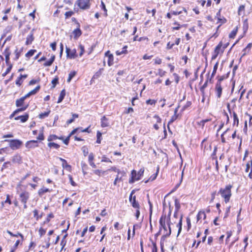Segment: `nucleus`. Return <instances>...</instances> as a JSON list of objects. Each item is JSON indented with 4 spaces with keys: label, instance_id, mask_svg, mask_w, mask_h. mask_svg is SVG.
Returning <instances> with one entry per match:
<instances>
[{
    "label": "nucleus",
    "instance_id": "c756f323",
    "mask_svg": "<svg viewBox=\"0 0 252 252\" xmlns=\"http://www.w3.org/2000/svg\"><path fill=\"white\" fill-rule=\"evenodd\" d=\"M59 159L60 160H61L62 162V167L66 169L69 172H71L72 170V167L70 165L68 164L67 161L62 158H59Z\"/></svg>",
    "mask_w": 252,
    "mask_h": 252
},
{
    "label": "nucleus",
    "instance_id": "6e6d98bb",
    "mask_svg": "<svg viewBox=\"0 0 252 252\" xmlns=\"http://www.w3.org/2000/svg\"><path fill=\"white\" fill-rule=\"evenodd\" d=\"M59 77L56 76L51 81V89H54L55 88L56 85L59 84Z\"/></svg>",
    "mask_w": 252,
    "mask_h": 252
},
{
    "label": "nucleus",
    "instance_id": "5fc2aeb1",
    "mask_svg": "<svg viewBox=\"0 0 252 252\" xmlns=\"http://www.w3.org/2000/svg\"><path fill=\"white\" fill-rule=\"evenodd\" d=\"M174 205H175V211L179 212L180 209H181V204L180 200L177 199L175 198L174 200Z\"/></svg>",
    "mask_w": 252,
    "mask_h": 252
},
{
    "label": "nucleus",
    "instance_id": "58836bf2",
    "mask_svg": "<svg viewBox=\"0 0 252 252\" xmlns=\"http://www.w3.org/2000/svg\"><path fill=\"white\" fill-rule=\"evenodd\" d=\"M34 38L33 36V33L32 32L27 36L26 41L25 42V44L27 45L31 44L32 41L34 40Z\"/></svg>",
    "mask_w": 252,
    "mask_h": 252
},
{
    "label": "nucleus",
    "instance_id": "ea45409f",
    "mask_svg": "<svg viewBox=\"0 0 252 252\" xmlns=\"http://www.w3.org/2000/svg\"><path fill=\"white\" fill-rule=\"evenodd\" d=\"M57 139L63 140V136H61L59 137L55 134H50L49 135V136L47 138V141L49 142H52V141H53L54 140H56Z\"/></svg>",
    "mask_w": 252,
    "mask_h": 252
},
{
    "label": "nucleus",
    "instance_id": "052dcab7",
    "mask_svg": "<svg viewBox=\"0 0 252 252\" xmlns=\"http://www.w3.org/2000/svg\"><path fill=\"white\" fill-rule=\"evenodd\" d=\"M36 52L35 49H31L29 50L26 54L25 57L29 60L32 57Z\"/></svg>",
    "mask_w": 252,
    "mask_h": 252
},
{
    "label": "nucleus",
    "instance_id": "69168bd1",
    "mask_svg": "<svg viewBox=\"0 0 252 252\" xmlns=\"http://www.w3.org/2000/svg\"><path fill=\"white\" fill-rule=\"evenodd\" d=\"M46 232V228H43L42 226H40L38 229V235L40 237H43Z\"/></svg>",
    "mask_w": 252,
    "mask_h": 252
},
{
    "label": "nucleus",
    "instance_id": "37998d69",
    "mask_svg": "<svg viewBox=\"0 0 252 252\" xmlns=\"http://www.w3.org/2000/svg\"><path fill=\"white\" fill-rule=\"evenodd\" d=\"M55 59V55L52 54L51 56L50 59L48 61L45 62L43 64V65L44 66H51L52 64V63H53V62H54Z\"/></svg>",
    "mask_w": 252,
    "mask_h": 252
},
{
    "label": "nucleus",
    "instance_id": "a211bd4d",
    "mask_svg": "<svg viewBox=\"0 0 252 252\" xmlns=\"http://www.w3.org/2000/svg\"><path fill=\"white\" fill-rule=\"evenodd\" d=\"M248 239H249V237L248 236H246L245 238L244 239L243 241L245 243V245L244 246H243L242 244L241 243H237L236 244V246H240V248L237 249L236 250H235L236 252H237V251L239 252H245L246 248L247 247V246L248 245Z\"/></svg>",
    "mask_w": 252,
    "mask_h": 252
},
{
    "label": "nucleus",
    "instance_id": "f8f14e48",
    "mask_svg": "<svg viewBox=\"0 0 252 252\" xmlns=\"http://www.w3.org/2000/svg\"><path fill=\"white\" fill-rule=\"evenodd\" d=\"M171 40L167 42L166 46L167 50H170L173 48L175 45H178L181 42L180 38H177L174 36L171 37Z\"/></svg>",
    "mask_w": 252,
    "mask_h": 252
},
{
    "label": "nucleus",
    "instance_id": "1a4fd4ad",
    "mask_svg": "<svg viewBox=\"0 0 252 252\" xmlns=\"http://www.w3.org/2000/svg\"><path fill=\"white\" fill-rule=\"evenodd\" d=\"M172 213V208L171 205H169V210L168 214H166L164 212H162V215L159 219V226L170 225V217Z\"/></svg>",
    "mask_w": 252,
    "mask_h": 252
},
{
    "label": "nucleus",
    "instance_id": "c85d7f7f",
    "mask_svg": "<svg viewBox=\"0 0 252 252\" xmlns=\"http://www.w3.org/2000/svg\"><path fill=\"white\" fill-rule=\"evenodd\" d=\"M11 160L13 163L19 164L22 162V157L20 154H16L12 157Z\"/></svg>",
    "mask_w": 252,
    "mask_h": 252
},
{
    "label": "nucleus",
    "instance_id": "f704fd0d",
    "mask_svg": "<svg viewBox=\"0 0 252 252\" xmlns=\"http://www.w3.org/2000/svg\"><path fill=\"white\" fill-rule=\"evenodd\" d=\"M153 118H154L156 121V124H155L153 125V127L155 129L158 130L159 128V126H158V124H161L162 120L158 115H155L153 116Z\"/></svg>",
    "mask_w": 252,
    "mask_h": 252
},
{
    "label": "nucleus",
    "instance_id": "4d7b16f0",
    "mask_svg": "<svg viewBox=\"0 0 252 252\" xmlns=\"http://www.w3.org/2000/svg\"><path fill=\"white\" fill-rule=\"evenodd\" d=\"M100 7L101 9L102 10H103L104 11V13H103L104 16L105 17H107L108 16L107 9H106L105 4L103 1H101V4H100Z\"/></svg>",
    "mask_w": 252,
    "mask_h": 252
},
{
    "label": "nucleus",
    "instance_id": "423d86ee",
    "mask_svg": "<svg viewBox=\"0 0 252 252\" xmlns=\"http://www.w3.org/2000/svg\"><path fill=\"white\" fill-rule=\"evenodd\" d=\"M144 172L145 168L144 167H142L138 171L134 169L132 170L128 180V183L129 184H133L136 181L140 180L144 175Z\"/></svg>",
    "mask_w": 252,
    "mask_h": 252
},
{
    "label": "nucleus",
    "instance_id": "680f3d73",
    "mask_svg": "<svg viewBox=\"0 0 252 252\" xmlns=\"http://www.w3.org/2000/svg\"><path fill=\"white\" fill-rule=\"evenodd\" d=\"M76 74H77V71H76L75 70H72V71H70L68 74V77L67 79V82L68 83H69L71 81V80H72V79L76 75Z\"/></svg>",
    "mask_w": 252,
    "mask_h": 252
},
{
    "label": "nucleus",
    "instance_id": "39448f33",
    "mask_svg": "<svg viewBox=\"0 0 252 252\" xmlns=\"http://www.w3.org/2000/svg\"><path fill=\"white\" fill-rule=\"evenodd\" d=\"M92 0H76L74 3V10L76 12L89 9L91 6Z\"/></svg>",
    "mask_w": 252,
    "mask_h": 252
},
{
    "label": "nucleus",
    "instance_id": "9d476101",
    "mask_svg": "<svg viewBox=\"0 0 252 252\" xmlns=\"http://www.w3.org/2000/svg\"><path fill=\"white\" fill-rule=\"evenodd\" d=\"M4 141L9 142V147L13 150L19 149L23 144L22 141L19 139L5 140Z\"/></svg>",
    "mask_w": 252,
    "mask_h": 252
},
{
    "label": "nucleus",
    "instance_id": "864d4df0",
    "mask_svg": "<svg viewBox=\"0 0 252 252\" xmlns=\"http://www.w3.org/2000/svg\"><path fill=\"white\" fill-rule=\"evenodd\" d=\"M173 25L174 26L171 28L172 31H175L177 30H179L180 28L182 27V25H181L177 21H175Z\"/></svg>",
    "mask_w": 252,
    "mask_h": 252
},
{
    "label": "nucleus",
    "instance_id": "49530a36",
    "mask_svg": "<svg viewBox=\"0 0 252 252\" xmlns=\"http://www.w3.org/2000/svg\"><path fill=\"white\" fill-rule=\"evenodd\" d=\"M243 31L244 34H246L249 29V23L248 19H245L243 22Z\"/></svg>",
    "mask_w": 252,
    "mask_h": 252
},
{
    "label": "nucleus",
    "instance_id": "e2e57ef3",
    "mask_svg": "<svg viewBox=\"0 0 252 252\" xmlns=\"http://www.w3.org/2000/svg\"><path fill=\"white\" fill-rule=\"evenodd\" d=\"M79 117V115L77 114H72V118L69 120H68L66 124L68 125L70 124L71 123H73L74 121V120L76 118H78Z\"/></svg>",
    "mask_w": 252,
    "mask_h": 252
},
{
    "label": "nucleus",
    "instance_id": "393cba45",
    "mask_svg": "<svg viewBox=\"0 0 252 252\" xmlns=\"http://www.w3.org/2000/svg\"><path fill=\"white\" fill-rule=\"evenodd\" d=\"M3 55L5 56V63L9 64L10 63V56L11 55L10 47L7 46L3 51Z\"/></svg>",
    "mask_w": 252,
    "mask_h": 252
},
{
    "label": "nucleus",
    "instance_id": "5701e85b",
    "mask_svg": "<svg viewBox=\"0 0 252 252\" xmlns=\"http://www.w3.org/2000/svg\"><path fill=\"white\" fill-rule=\"evenodd\" d=\"M53 189H49L46 188L44 186H42L40 189H39L38 190L37 193L39 196L42 197L46 193H50L53 191Z\"/></svg>",
    "mask_w": 252,
    "mask_h": 252
},
{
    "label": "nucleus",
    "instance_id": "b1692460",
    "mask_svg": "<svg viewBox=\"0 0 252 252\" xmlns=\"http://www.w3.org/2000/svg\"><path fill=\"white\" fill-rule=\"evenodd\" d=\"M105 56L108 58L107 64L109 66H112L114 64V56L108 50L105 53Z\"/></svg>",
    "mask_w": 252,
    "mask_h": 252
},
{
    "label": "nucleus",
    "instance_id": "6ab92c4d",
    "mask_svg": "<svg viewBox=\"0 0 252 252\" xmlns=\"http://www.w3.org/2000/svg\"><path fill=\"white\" fill-rule=\"evenodd\" d=\"M207 138H204L201 142V150H203V153L205 154L206 152H209L211 150V145H208V143H206Z\"/></svg>",
    "mask_w": 252,
    "mask_h": 252
},
{
    "label": "nucleus",
    "instance_id": "79ce46f5",
    "mask_svg": "<svg viewBox=\"0 0 252 252\" xmlns=\"http://www.w3.org/2000/svg\"><path fill=\"white\" fill-rule=\"evenodd\" d=\"M128 46L127 45H125L123 48L122 51L117 50L116 51L115 53L117 56H120L123 54L126 55L128 53V51L127 50Z\"/></svg>",
    "mask_w": 252,
    "mask_h": 252
},
{
    "label": "nucleus",
    "instance_id": "4468645a",
    "mask_svg": "<svg viewBox=\"0 0 252 252\" xmlns=\"http://www.w3.org/2000/svg\"><path fill=\"white\" fill-rule=\"evenodd\" d=\"M230 129L227 128L220 135L221 142L222 143H225L227 141H229L231 139V133H230Z\"/></svg>",
    "mask_w": 252,
    "mask_h": 252
},
{
    "label": "nucleus",
    "instance_id": "13d9d810",
    "mask_svg": "<svg viewBox=\"0 0 252 252\" xmlns=\"http://www.w3.org/2000/svg\"><path fill=\"white\" fill-rule=\"evenodd\" d=\"M23 109V108H17L16 110H15L9 116V119H11L15 117L16 115L19 112H22V110Z\"/></svg>",
    "mask_w": 252,
    "mask_h": 252
},
{
    "label": "nucleus",
    "instance_id": "2eb2a0df",
    "mask_svg": "<svg viewBox=\"0 0 252 252\" xmlns=\"http://www.w3.org/2000/svg\"><path fill=\"white\" fill-rule=\"evenodd\" d=\"M149 240L150 243L146 246V248L150 249L151 252H158V248L156 242L154 241L152 238H150Z\"/></svg>",
    "mask_w": 252,
    "mask_h": 252
},
{
    "label": "nucleus",
    "instance_id": "ddd939ff",
    "mask_svg": "<svg viewBox=\"0 0 252 252\" xmlns=\"http://www.w3.org/2000/svg\"><path fill=\"white\" fill-rule=\"evenodd\" d=\"M25 100L23 97L16 100L15 105L18 108H23L22 112L25 111L29 107V104H25Z\"/></svg>",
    "mask_w": 252,
    "mask_h": 252
},
{
    "label": "nucleus",
    "instance_id": "20e7f679",
    "mask_svg": "<svg viewBox=\"0 0 252 252\" xmlns=\"http://www.w3.org/2000/svg\"><path fill=\"white\" fill-rule=\"evenodd\" d=\"M135 192L134 189H133L129 196V201L131 204V206L135 210V216L136 220H138L140 215V205L138 200H136V195H133Z\"/></svg>",
    "mask_w": 252,
    "mask_h": 252
},
{
    "label": "nucleus",
    "instance_id": "a19ab883",
    "mask_svg": "<svg viewBox=\"0 0 252 252\" xmlns=\"http://www.w3.org/2000/svg\"><path fill=\"white\" fill-rule=\"evenodd\" d=\"M238 29H239L238 27L236 26L229 33V34L228 35V37L230 39H234L235 37V36L238 32Z\"/></svg>",
    "mask_w": 252,
    "mask_h": 252
},
{
    "label": "nucleus",
    "instance_id": "de8ad7c7",
    "mask_svg": "<svg viewBox=\"0 0 252 252\" xmlns=\"http://www.w3.org/2000/svg\"><path fill=\"white\" fill-rule=\"evenodd\" d=\"M182 220H183V215H181L179 217V222L177 224L176 226L178 228V235H179V234L181 233L182 231Z\"/></svg>",
    "mask_w": 252,
    "mask_h": 252
},
{
    "label": "nucleus",
    "instance_id": "a878e982",
    "mask_svg": "<svg viewBox=\"0 0 252 252\" xmlns=\"http://www.w3.org/2000/svg\"><path fill=\"white\" fill-rule=\"evenodd\" d=\"M94 155L93 153H90L88 156V162L93 168H96V165L94 163Z\"/></svg>",
    "mask_w": 252,
    "mask_h": 252
},
{
    "label": "nucleus",
    "instance_id": "f257e3e1",
    "mask_svg": "<svg viewBox=\"0 0 252 252\" xmlns=\"http://www.w3.org/2000/svg\"><path fill=\"white\" fill-rule=\"evenodd\" d=\"M229 43L227 42L223 43L222 41H220L217 45L215 47L211 55V60H215L217 57L220 58L222 56L224 51L228 46Z\"/></svg>",
    "mask_w": 252,
    "mask_h": 252
},
{
    "label": "nucleus",
    "instance_id": "4be33fe9",
    "mask_svg": "<svg viewBox=\"0 0 252 252\" xmlns=\"http://www.w3.org/2000/svg\"><path fill=\"white\" fill-rule=\"evenodd\" d=\"M29 116V114L26 112L22 115L16 116L14 117V120L16 121L20 120L21 123H24L28 120Z\"/></svg>",
    "mask_w": 252,
    "mask_h": 252
},
{
    "label": "nucleus",
    "instance_id": "4c0bfd02",
    "mask_svg": "<svg viewBox=\"0 0 252 252\" xmlns=\"http://www.w3.org/2000/svg\"><path fill=\"white\" fill-rule=\"evenodd\" d=\"M101 126L106 127L109 126L108 119L105 116H103L100 119Z\"/></svg>",
    "mask_w": 252,
    "mask_h": 252
},
{
    "label": "nucleus",
    "instance_id": "bb28decb",
    "mask_svg": "<svg viewBox=\"0 0 252 252\" xmlns=\"http://www.w3.org/2000/svg\"><path fill=\"white\" fill-rule=\"evenodd\" d=\"M231 115V118L233 120L232 126L236 127L238 126L239 120L236 112L234 111H232Z\"/></svg>",
    "mask_w": 252,
    "mask_h": 252
},
{
    "label": "nucleus",
    "instance_id": "0e129e2a",
    "mask_svg": "<svg viewBox=\"0 0 252 252\" xmlns=\"http://www.w3.org/2000/svg\"><path fill=\"white\" fill-rule=\"evenodd\" d=\"M105 172L106 171L102 170L100 169H95L93 170V173L99 177H100L102 175H104Z\"/></svg>",
    "mask_w": 252,
    "mask_h": 252
},
{
    "label": "nucleus",
    "instance_id": "dca6fc26",
    "mask_svg": "<svg viewBox=\"0 0 252 252\" xmlns=\"http://www.w3.org/2000/svg\"><path fill=\"white\" fill-rule=\"evenodd\" d=\"M212 118H207L205 119H202L200 121L196 122V125L198 128L203 130L205 126H207V123L212 121Z\"/></svg>",
    "mask_w": 252,
    "mask_h": 252
},
{
    "label": "nucleus",
    "instance_id": "774afa93",
    "mask_svg": "<svg viewBox=\"0 0 252 252\" xmlns=\"http://www.w3.org/2000/svg\"><path fill=\"white\" fill-rule=\"evenodd\" d=\"M102 133L100 131H97L96 132V143L100 144L102 140Z\"/></svg>",
    "mask_w": 252,
    "mask_h": 252
},
{
    "label": "nucleus",
    "instance_id": "c03bdc74",
    "mask_svg": "<svg viewBox=\"0 0 252 252\" xmlns=\"http://www.w3.org/2000/svg\"><path fill=\"white\" fill-rule=\"evenodd\" d=\"M245 5L241 4L238 8L237 13L239 16L244 15L245 14Z\"/></svg>",
    "mask_w": 252,
    "mask_h": 252
},
{
    "label": "nucleus",
    "instance_id": "473e14b6",
    "mask_svg": "<svg viewBox=\"0 0 252 252\" xmlns=\"http://www.w3.org/2000/svg\"><path fill=\"white\" fill-rule=\"evenodd\" d=\"M13 29V24H10L8 25L3 30V33L1 35V39H2L3 37H4L6 36V34L11 32Z\"/></svg>",
    "mask_w": 252,
    "mask_h": 252
},
{
    "label": "nucleus",
    "instance_id": "0eeeda50",
    "mask_svg": "<svg viewBox=\"0 0 252 252\" xmlns=\"http://www.w3.org/2000/svg\"><path fill=\"white\" fill-rule=\"evenodd\" d=\"M159 229L163 234L160 239V246L161 250L163 251L164 241L167 237L170 235L171 230L170 225L159 226Z\"/></svg>",
    "mask_w": 252,
    "mask_h": 252
},
{
    "label": "nucleus",
    "instance_id": "bf43d9fd",
    "mask_svg": "<svg viewBox=\"0 0 252 252\" xmlns=\"http://www.w3.org/2000/svg\"><path fill=\"white\" fill-rule=\"evenodd\" d=\"M48 147L50 148H53L55 149H59L60 147V145L57 143L50 142L47 144Z\"/></svg>",
    "mask_w": 252,
    "mask_h": 252
},
{
    "label": "nucleus",
    "instance_id": "603ef678",
    "mask_svg": "<svg viewBox=\"0 0 252 252\" xmlns=\"http://www.w3.org/2000/svg\"><path fill=\"white\" fill-rule=\"evenodd\" d=\"M75 12H76V11H75L74 9L73 10H70L65 12L64 13V19L66 20L70 18Z\"/></svg>",
    "mask_w": 252,
    "mask_h": 252
},
{
    "label": "nucleus",
    "instance_id": "cd10ccee",
    "mask_svg": "<svg viewBox=\"0 0 252 252\" xmlns=\"http://www.w3.org/2000/svg\"><path fill=\"white\" fill-rule=\"evenodd\" d=\"M178 108H176L175 109V110H174V114L171 117L170 120H169V121L168 123L167 128H168V130L169 131H170V127H169V125L171 124L175 121H176L179 115L178 114Z\"/></svg>",
    "mask_w": 252,
    "mask_h": 252
},
{
    "label": "nucleus",
    "instance_id": "338daca9",
    "mask_svg": "<svg viewBox=\"0 0 252 252\" xmlns=\"http://www.w3.org/2000/svg\"><path fill=\"white\" fill-rule=\"evenodd\" d=\"M81 167L82 169V172L84 175L87 174V170L88 169V165L84 162H82L81 163Z\"/></svg>",
    "mask_w": 252,
    "mask_h": 252
},
{
    "label": "nucleus",
    "instance_id": "aec40b11",
    "mask_svg": "<svg viewBox=\"0 0 252 252\" xmlns=\"http://www.w3.org/2000/svg\"><path fill=\"white\" fill-rule=\"evenodd\" d=\"M28 77V74H20V75L15 80V84L18 87H21L22 85L24 80Z\"/></svg>",
    "mask_w": 252,
    "mask_h": 252
},
{
    "label": "nucleus",
    "instance_id": "e433bc0d",
    "mask_svg": "<svg viewBox=\"0 0 252 252\" xmlns=\"http://www.w3.org/2000/svg\"><path fill=\"white\" fill-rule=\"evenodd\" d=\"M6 232L11 236L13 237H20L21 239H22V241H24V235L19 232H17L16 234L13 233L11 231L7 230L6 231Z\"/></svg>",
    "mask_w": 252,
    "mask_h": 252
},
{
    "label": "nucleus",
    "instance_id": "3c124183",
    "mask_svg": "<svg viewBox=\"0 0 252 252\" xmlns=\"http://www.w3.org/2000/svg\"><path fill=\"white\" fill-rule=\"evenodd\" d=\"M182 10L180 11H171L170 12L172 13V15L177 16L179 15L182 13L183 11L185 12L186 14L188 13V11L185 7H182Z\"/></svg>",
    "mask_w": 252,
    "mask_h": 252
},
{
    "label": "nucleus",
    "instance_id": "09e8293b",
    "mask_svg": "<svg viewBox=\"0 0 252 252\" xmlns=\"http://www.w3.org/2000/svg\"><path fill=\"white\" fill-rule=\"evenodd\" d=\"M66 94V92L65 89H63L61 91L59 97L58 98L57 103H60L62 102L63 99H64Z\"/></svg>",
    "mask_w": 252,
    "mask_h": 252
},
{
    "label": "nucleus",
    "instance_id": "f3484780",
    "mask_svg": "<svg viewBox=\"0 0 252 252\" xmlns=\"http://www.w3.org/2000/svg\"><path fill=\"white\" fill-rule=\"evenodd\" d=\"M65 51L67 58L73 59L77 57L76 50L75 49L71 50L69 48L66 47Z\"/></svg>",
    "mask_w": 252,
    "mask_h": 252
},
{
    "label": "nucleus",
    "instance_id": "72a5a7b5",
    "mask_svg": "<svg viewBox=\"0 0 252 252\" xmlns=\"http://www.w3.org/2000/svg\"><path fill=\"white\" fill-rule=\"evenodd\" d=\"M252 48V43H249L247 45V46L243 49L242 50V55L241 56V58H242V57L245 56L246 55H247V54H248L251 50V49Z\"/></svg>",
    "mask_w": 252,
    "mask_h": 252
},
{
    "label": "nucleus",
    "instance_id": "2f4dec72",
    "mask_svg": "<svg viewBox=\"0 0 252 252\" xmlns=\"http://www.w3.org/2000/svg\"><path fill=\"white\" fill-rule=\"evenodd\" d=\"M51 113V110L49 107L46 109V111L44 112L39 113L38 115V118L39 119L42 120L48 117Z\"/></svg>",
    "mask_w": 252,
    "mask_h": 252
},
{
    "label": "nucleus",
    "instance_id": "f03ea898",
    "mask_svg": "<svg viewBox=\"0 0 252 252\" xmlns=\"http://www.w3.org/2000/svg\"><path fill=\"white\" fill-rule=\"evenodd\" d=\"M232 188V185L228 184L224 188H220L218 191V194L220 195L226 204L229 202L231 197Z\"/></svg>",
    "mask_w": 252,
    "mask_h": 252
},
{
    "label": "nucleus",
    "instance_id": "7ed1b4c3",
    "mask_svg": "<svg viewBox=\"0 0 252 252\" xmlns=\"http://www.w3.org/2000/svg\"><path fill=\"white\" fill-rule=\"evenodd\" d=\"M224 75L217 76V82L215 86V93L218 98H220L221 97L222 94V89L224 87V80L225 78Z\"/></svg>",
    "mask_w": 252,
    "mask_h": 252
},
{
    "label": "nucleus",
    "instance_id": "7c9ffc66",
    "mask_svg": "<svg viewBox=\"0 0 252 252\" xmlns=\"http://www.w3.org/2000/svg\"><path fill=\"white\" fill-rule=\"evenodd\" d=\"M207 218V216L205 211L204 210H200L198 212L196 215L197 221H199L201 219L205 220Z\"/></svg>",
    "mask_w": 252,
    "mask_h": 252
},
{
    "label": "nucleus",
    "instance_id": "c9c22d12",
    "mask_svg": "<svg viewBox=\"0 0 252 252\" xmlns=\"http://www.w3.org/2000/svg\"><path fill=\"white\" fill-rule=\"evenodd\" d=\"M103 68H100L97 71H96L92 77L91 80V83L92 84L93 82H94L95 79L99 78L102 74Z\"/></svg>",
    "mask_w": 252,
    "mask_h": 252
},
{
    "label": "nucleus",
    "instance_id": "8fccbe9b",
    "mask_svg": "<svg viewBox=\"0 0 252 252\" xmlns=\"http://www.w3.org/2000/svg\"><path fill=\"white\" fill-rule=\"evenodd\" d=\"M54 218V215L53 214V213L51 212L50 213L48 214L45 219V220L43 222L41 225L49 223L51 221V220Z\"/></svg>",
    "mask_w": 252,
    "mask_h": 252
},
{
    "label": "nucleus",
    "instance_id": "a18cd8bd",
    "mask_svg": "<svg viewBox=\"0 0 252 252\" xmlns=\"http://www.w3.org/2000/svg\"><path fill=\"white\" fill-rule=\"evenodd\" d=\"M23 241H22V239L21 240H17L15 243L14 244V246L12 247V248L11 249L10 252H15V251L17 250V249L18 247V246L20 244L21 245H22Z\"/></svg>",
    "mask_w": 252,
    "mask_h": 252
},
{
    "label": "nucleus",
    "instance_id": "412c9836",
    "mask_svg": "<svg viewBox=\"0 0 252 252\" xmlns=\"http://www.w3.org/2000/svg\"><path fill=\"white\" fill-rule=\"evenodd\" d=\"M77 27L72 32L73 38L74 39H78L82 34V31L80 29V25L79 22H77Z\"/></svg>",
    "mask_w": 252,
    "mask_h": 252
},
{
    "label": "nucleus",
    "instance_id": "6e6552de",
    "mask_svg": "<svg viewBox=\"0 0 252 252\" xmlns=\"http://www.w3.org/2000/svg\"><path fill=\"white\" fill-rule=\"evenodd\" d=\"M44 135L43 131H41L38 136L37 137V140H32L27 141L25 144V146L28 149H32L38 147L37 140L43 141L44 140Z\"/></svg>",
    "mask_w": 252,
    "mask_h": 252
},
{
    "label": "nucleus",
    "instance_id": "9b49d317",
    "mask_svg": "<svg viewBox=\"0 0 252 252\" xmlns=\"http://www.w3.org/2000/svg\"><path fill=\"white\" fill-rule=\"evenodd\" d=\"M21 202L24 204V208L27 207V203L30 198V193L26 190L21 192L19 195Z\"/></svg>",
    "mask_w": 252,
    "mask_h": 252
}]
</instances>
